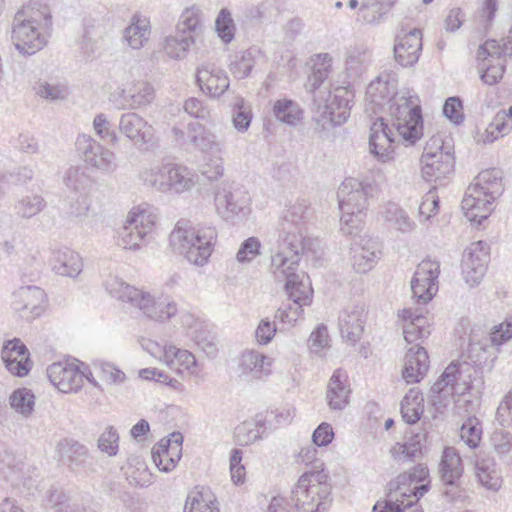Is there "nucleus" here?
Segmentation results:
<instances>
[{"label": "nucleus", "mask_w": 512, "mask_h": 512, "mask_svg": "<svg viewBox=\"0 0 512 512\" xmlns=\"http://www.w3.org/2000/svg\"><path fill=\"white\" fill-rule=\"evenodd\" d=\"M305 244L300 238L292 237L278 239L277 251L271 255L270 272L275 281L285 282L288 302L276 312L275 319L289 326L302 316L303 307L312 302L313 290L309 276L297 273Z\"/></svg>", "instance_id": "nucleus-2"}, {"label": "nucleus", "mask_w": 512, "mask_h": 512, "mask_svg": "<svg viewBox=\"0 0 512 512\" xmlns=\"http://www.w3.org/2000/svg\"><path fill=\"white\" fill-rule=\"evenodd\" d=\"M171 355L173 358L169 361L168 364L171 367L177 366L176 370L178 373L188 371L189 373L193 374L195 372L197 362L195 356L191 352L170 346L166 350V357L168 358Z\"/></svg>", "instance_id": "nucleus-52"}, {"label": "nucleus", "mask_w": 512, "mask_h": 512, "mask_svg": "<svg viewBox=\"0 0 512 512\" xmlns=\"http://www.w3.org/2000/svg\"><path fill=\"white\" fill-rule=\"evenodd\" d=\"M156 218L150 207H134L119 231L118 245L130 250L140 248L148 241Z\"/></svg>", "instance_id": "nucleus-9"}, {"label": "nucleus", "mask_w": 512, "mask_h": 512, "mask_svg": "<svg viewBox=\"0 0 512 512\" xmlns=\"http://www.w3.org/2000/svg\"><path fill=\"white\" fill-rule=\"evenodd\" d=\"M351 389L348 384V376L342 369H337L332 374L326 393V399L331 409L342 410L349 403Z\"/></svg>", "instance_id": "nucleus-35"}, {"label": "nucleus", "mask_w": 512, "mask_h": 512, "mask_svg": "<svg viewBox=\"0 0 512 512\" xmlns=\"http://www.w3.org/2000/svg\"><path fill=\"white\" fill-rule=\"evenodd\" d=\"M215 498L209 490L191 492L186 500L184 512H219Z\"/></svg>", "instance_id": "nucleus-47"}, {"label": "nucleus", "mask_w": 512, "mask_h": 512, "mask_svg": "<svg viewBox=\"0 0 512 512\" xmlns=\"http://www.w3.org/2000/svg\"><path fill=\"white\" fill-rule=\"evenodd\" d=\"M264 428L261 421L244 422L236 428V438L240 445H249L262 438Z\"/></svg>", "instance_id": "nucleus-59"}, {"label": "nucleus", "mask_w": 512, "mask_h": 512, "mask_svg": "<svg viewBox=\"0 0 512 512\" xmlns=\"http://www.w3.org/2000/svg\"><path fill=\"white\" fill-rule=\"evenodd\" d=\"M188 142L205 153H220L223 148V144L215 134L205 130L199 122L194 121L188 123Z\"/></svg>", "instance_id": "nucleus-39"}, {"label": "nucleus", "mask_w": 512, "mask_h": 512, "mask_svg": "<svg viewBox=\"0 0 512 512\" xmlns=\"http://www.w3.org/2000/svg\"><path fill=\"white\" fill-rule=\"evenodd\" d=\"M52 269L58 275L75 278L82 272V258L69 248L59 249L53 254Z\"/></svg>", "instance_id": "nucleus-37"}, {"label": "nucleus", "mask_w": 512, "mask_h": 512, "mask_svg": "<svg viewBox=\"0 0 512 512\" xmlns=\"http://www.w3.org/2000/svg\"><path fill=\"white\" fill-rule=\"evenodd\" d=\"M410 90L397 91L395 74L383 73L372 81L366 90V96L371 103L378 107L388 106V111L395 98L403 94H411Z\"/></svg>", "instance_id": "nucleus-17"}, {"label": "nucleus", "mask_w": 512, "mask_h": 512, "mask_svg": "<svg viewBox=\"0 0 512 512\" xmlns=\"http://www.w3.org/2000/svg\"><path fill=\"white\" fill-rule=\"evenodd\" d=\"M249 202L247 190L235 182L222 183L215 194L217 213L224 220L235 218L248 206Z\"/></svg>", "instance_id": "nucleus-12"}, {"label": "nucleus", "mask_w": 512, "mask_h": 512, "mask_svg": "<svg viewBox=\"0 0 512 512\" xmlns=\"http://www.w3.org/2000/svg\"><path fill=\"white\" fill-rule=\"evenodd\" d=\"M382 244L378 238L362 237L359 242L352 244V260L358 273L370 271L381 255Z\"/></svg>", "instance_id": "nucleus-27"}, {"label": "nucleus", "mask_w": 512, "mask_h": 512, "mask_svg": "<svg viewBox=\"0 0 512 512\" xmlns=\"http://www.w3.org/2000/svg\"><path fill=\"white\" fill-rule=\"evenodd\" d=\"M215 25L218 36L223 42L230 43L234 39L235 24L229 10L225 8L220 10Z\"/></svg>", "instance_id": "nucleus-63"}, {"label": "nucleus", "mask_w": 512, "mask_h": 512, "mask_svg": "<svg viewBox=\"0 0 512 512\" xmlns=\"http://www.w3.org/2000/svg\"><path fill=\"white\" fill-rule=\"evenodd\" d=\"M422 50V32L413 29L402 37H397L394 45L395 60L403 67L413 66L419 60Z\"/></svg>", "instance_id": "nucleus-31"}, {"label": "nucleus", "mask_w": 512, "mask_h": 512, "mask_svg": "<svg viewBox=\"0 0 512 512\" xmlns=\"http://www.w3.org/2000/svg\"><path fill=\"white\" fill-rule=\"evenodd\" d=\"M412 484L414 482L408 472L398 475L395 480L388 484L390 499L384 505L375 504L373 512H404V508L412 506L413 501L408 500L405 503L404 500L400 501L399 497L405 498L408 495V490L412 488Z\"/></svg>", "instance_id": "nucleus-25"}, {"label": "nucleus", "mask_w": 512, "mask_h": 512, "mask_svg": "<svg viewBox=\"0 0 512 512\" xmlns=\"http://www.w3.org/2000/svg\"><path fill=\"white\" fill-rule=\"evenodd\" d=\"M21 475L22 464L16 463L14 455L6 450L0 452V476L11 482L13 486L20 484L25 486L26 482L22 481Z\"/></svg>", "instance_id": "nucleus-48"}, {"label": "nucleus", "mask_w": 512, "mask_h": 512, "mask_svg": "<svg viewBox=\"0 0 512 512\" xmlns=\"http://www.w3.org/2000/svg\"><path fill=\"white\" fill-rule=\"evenodd\" d=\"M105 287L112 297L123 302H128L132 306L141 292L140 289L130 286L118 277H111L108 279Z\"/></svg>", "instance_id": "nucleus-50"}, {"label": "nucleus", "mask_w": 512, "mask_h": 512, "mask_svg": "<svg viewBox=\"0 0 512 512\" xmlns=\"http://www.w3.org/2000/svg\"><path fill=\"white\" fill-rule=\"evenodd\" d=\"M495 200L483 196V193L474 188L468 187L461 202V207L470 222L481 225L493 211L492 205Z\"/></svg>", "instance_id": "nucleus-32"}, {"label": "nucleus", "mask_w": 512, "mask_h": 512, "mask_svg": "<svg viewBox=\"0 0 512 512\" xmlns=\"http://www.w3.org/2000/svg\"><path fill=\"white\" fill-rule=\"evenodd\" d=\"M76 148L86 164L103 173H111L117 167L114 153L89 135H79Z\"/></svg>", "instance_id": "nucleus-14"}, {"label": "nucleus", "mask_w": 512, "mask_h": 512, "mask_svg": "<svg viewBox=\"0 0 512 512\" xmlns=\"http://www.w3.org/2000/svg\"><path fill=\"white\" fill-rule=\"evenodd\" d=\"M426 433L421 431L412 433L404 443H396L390 450L393 458L398 461H407L417 458L422 453Z\"/></svg>", "instance_id": "nucleus-44"}, {"label": "nucleus", "mask_w": 512, "mask_h": 512, "mask_svg": "<svg viewBox=\"0 0 512 512\" xmlns=\"http://www.w3.org/2000/svg\"><path fill=\"white\" fill-rule=\"evenodd\" d=\"M46 206V201L40 195L23 197L16 205L17 213L23 218H31L41 212Z\"/></svg>", "instance_id": "nucleus-61"}, {"label": "nucleus", "mask_w": 512, "mask_h": 512, "mask_svg": "<svg viewBox=\"0 0 512 512\" xmlns=\"http://www.w3.org/2000/svg\"><path fill=\"white\" fill-rule=\"evenodd\" d=\"M512 338V321H505L479 341L471 340L465 359L452 361L439 379L432 385L429 398L437 410L447 407L453 396L464 394L479 380L482 383L483 368H492L496 359L494 345H502Z\"/></svg>", "instance_id": "nucleus-1"}, {"label": "nucleus", "mask_w": 512, "mask_h": 512, "mask_svg": "<svg viewBox=\"0 0 512 512\" xmlns=\"http://www.w3.org/2000/svg\"><path fill=\"white\" fill-rule=\"evenodd\" d=\"M488 262L489 246L486 242H473L464 250L461 268L464 280L469 286L474 287L482 281Z\"/></svg>", "instance_id": "nucleus-13"}, {"label": "nucleus", "mask_w": 512, "mask_h": 512, "mask_svg": "<svg viewBox=\"0 0 512 512\" xmlns=\"http://www.w3.org/2000/svg\"><path fill=\"white\" fill-rule=\"evenodd\" d=\"M422 174L427 181L438 182L454 172V157L449 152L424 148L421 156Z\"/></svg>", "instance_id": "nucleus-18"}, {"label": "nucleus", "mask_w": 512, "mask_h": 512, "mask_svg": "<svg viewBox=\"0 0 512 512\" xmlns=\"http://www.w3.org/2000/svg\"><path fill=\"white\" fill-rule=\"evenodd\" d=\"M44 290L36 286H23L13 293L12 307L22 313L26 319H34L41 315L44 308Z\"/></svg>", "instance_id": "nucleus-23"}, {"label": "nucleus", "mask_w": 512, "mask_h": 512, "mask_svg": "<svg viewBox=\"0 0 512 512\" xmlns=\"http://www.w3.org/2000/svg\"><path fill=\"white\" fill-rule=\"evenodd\" d=\"M64 184L74 192H84L90 184V178L81 167H70L64 176Z\"/></svg>", "instance_id": "nucleus-60"}, {"label": "nucleus", "mask_w": 512, "mask_h": 512, "mask_svg": "<svg viewBox=\"0 0 512 512\" xmlns=\"http://www.w3.org/2000/svg\"><path fill=\"white\" fill-rule=\"evenodd\" d=\"M1 358L8 371L15 376H26L31 370L29 351L18 338L5 342L1 351Z\"/></svg>", "instance_id": "nucleus-24"}, {"label": "nucleus", "mask_w": 512, "mask_h": 512, "mask_svg": "<svg viewBox=\"0 0 512 512\" xmlns=\"http://www.w3.org/2000/svg\"><path fill=\"white\" fill-rule=\"evenodd\" d=\"M196 82L201 91L212 98H218L229 88L227 73L214 64H202L197 68Z\"/></svg>", "instance_id": "nucleus-22"}, {"label": "nucleus", "mask_w": 512, "mask_h": 512, "mask_svg": "<svg viewBox=\"0 0 512 512\" xmlns=\"http://www.w3.org/2000/svg\"><path fill=\"white\" fill-rule=\"evenodd\" d=\"M152 459L157 468L162 472L172 471L180 460L172 454L169 449V441L161 440L157 446L152 449Z\"/></svg>", "instance_id": "nucleus-53"}, {"label": "nucleus", "mask_w": 512, "mask_h": 512, "mask_svg": "<svg viewBox=\"0 0 512 512\" xmlns=\"http://www.w3.org/2000/svg\"><path fill=\"white\" fill-rule=\"evenodd\" d=\"M119 130L136 144H149L153 141V127L135 112H127L121 115Z\"/></svg>", "instance_id": "nucleus-33"}, {"label": "nucleus", "mask_w": 512, "mask_h": 512, "mask_svg": "<svg viewBox=\"0 0 512 512\" xmlns=\"http://www.w3.org/2000/svg\"><path fill=\"white\" fill-rule=\"evenodd\" d=\"M258 51L254 48L240 51L232 56L229 70L237 79H245L248 77L256 63V54Z\"/></svg>", "instance_id": "nucleus-46"}, {"label": "nucleus", "mask_w": 512, "mask_h": 512, "mask_svg": "<svg viewBox=\"0 0 512 512\" xmlns=\"http://www.w3.org/2000/svg\"><path fill=\"white\" fill-rule=\"evenodd\" d=\"M243 375L261 378L270 374L271 359L255 350L244 351L239 364Z\"/></svg>", "instance_id": "nucleus-41"}, {"label": "nucleus", "mask_w": 512, "mask_h": 512, "mask_svg": "<svg viewBox=\"0 0 512 512\" xmlns=\"http://www.w3.org/2000/svg\"><path fill=\"white\" fill-rule=\"evenodd\" d=\"M331 495L328 475L323 463L316 462L311 471L303 473L291 492V500L298 512H326Z\"/></svg>", "instance_id": "nucleus-5"}, {"label": "nucleus", "mask_w": 512, "mask_h": 512, "mask_svg": "<svg viewBox=\"0 0 512 512\" xmlns=\"http://www.w3.org/2000/svg\"><path fill=\"white\" fill-rule=\"evenodd\" d=\"M370 60L368 51L363 48H353L348 52L346 69L350 76L360 75Z\"/></svg>", "instance_id": "nucleus-62"}, {"label": "nucleus", "mask_w": 512, "mask_h": 512, "mask_svg": "<svg viewBox=\"0 0 512 512\" xmlns=\"http://www.w3.org/2000/svg\"><path fill=\"white\" fill-rule=\"evenodd\" d=\"M403 320V335L407 343L423 340L431 334L428 319L418 309L404 308L398 313Z\"/></svg>", "instance_id": "nucleus-34"}, {"label": "nucleus", "mask_w": 512, "mask_h": 512, "mask_svg": "<svg viewBox=\"0 0 512 512\" xmlns=\"http://www.w3.org/2000/svg\"><path fill=\"white\" fill-rule=\"evenodd\" d=\"M500 44L495 39H488L481 44L476 53L480 78L487 85L498 83L505 72L507 57L512 56V26L509 35Z\"/></svg>", "instance_id": "nucleus-7"}, {"label": "nucleus", "mask_w": 512, "mask_h": 512, "mask_svg": "<svg viewBox=\"0 0 512 512\" xmlns=\"http://www.w3.org/2000/svg\"><path fill=\"white\" fill-rule=\"evenodd\" d=\"M133 307L138 308L146 317L155 321L169 320L177 313V304L169 296L155 298L143 290L138 295Z\"/></svg>", "instance_id": "nucleus-20"}, {"label": "nucleus", "mask_w": 512, "mask_h": 512, "mask_svg": "<svg viewBox=\"0 0 512 512\" xmlns=\"http://www.w3.org/2000/svg\"><path fill=\"white\" fill-rule=\"evenodd\" d=\"M385 218L393 227L403 233L411 232L416 226L408 214L396 205L387 208Z\"/></svg>", "instance_id": "nucleus-57"}, {"label": "nucleus", "mask_w": 512, "mask_h": 512, "mask_svg": "<svg viewBox=\"0 0 512 512\" xmlns=\"http://www.w3.org/2000/svg\"><path fill=\"white\" fill-rule=\"evenodd\" d=\"M438 473L444 486L442 494L451 502L462 500L464 488L461 478L464 474V466L462 458L454 447L443 449Z\"/></svg>", "instance_id": "nucleus-10"}, {"label": "nucleus", "mask_w": 512, "mask_h": 512, "mask_svg": "<svg viewBox=\"0 0 512 512\" xmlns=\"http://www.w3.org/2000/svg\"><path fill=\"white\" fill-rule=\"evenodd\" d=\"M193 42V36L176 33L165 39L164 51L170 58L181 59L185 57Z\"/></svg>", "instance_id": "nucleus-55"}, {"label": "nucleus", "mask_w": 512, "mask_h": 512, "mask_svg": "<svg viewBox=\"0 0 512 512\" xmlns=\"http://www.w3.org/2000/svg\"><path fill=\"white\" fill-rule=\"evenodd\" d=\"M47 377L63 393L77 392L83 385L84 373L75 365L55 362L48 366Z\"/></svg>", "instance_id": "nucleus-21"}, {"label": "nucleus", "mask_w": 512, "mask_h": 512, "mask_svg": "<svg viewBox=\"0 0 512 512\" xmlns=\"http://www.w3.org/2000/svg\"><path fill=\"white\" fill-rule=\"evenodd\" d=\"M58 461L71 471H77L86 466L89 458L88 448L73 438L61 439L55 449Z\"/></svg>", "instance_id": "nucleus-29"}, {"label": "nucleus", "mask_w": 512, "mask_h": 512, "mask_svg": "<svg viewBox=\"0 0 512 512\" xmlns=\"http://www.w3.org/2000/svg\"><path fill=\"white\" fill-rule=\"evenodd\" d=\"M388 113L392 127L406 144L414 145L423 136L422 109L416 94L396 97Z\"/></svg>", "instance_id": "nucleus-6"}, {"label": "nucleus", "mask_w": 512, "mask_h": 512, "mask_svg": "<svg viewBox=\"0 0 512 512\" xmlns=\"http://www.w3.org/2000/svg\"><path fill=\"white\" fill-rule=\"evenodd\" d=\"M273 112L279 121L288 125H296L302 118V111L298 104L288 99L276 101Z\"/></svg>", "instance_id": "nucleus-51"}, {"label": "nucleus", "mask_w": 512, "mask_h": 512, "mask_svg": "<svg viewBox=\"0 0 512 512\" xmlns=\"http://www.w3.org/2000/svg\"><path fill=\"white\" fill-rule=\"evenodd\" d=\"M150 33L149 19L136 13L132 16L129 26L124 30V39L132 49H140L148 41Z\"/></svg>", "instance_id": "nucleus-43"}, {"label": "nucleus", "mask_w": 512, "mask_h": 512, "mask_svg": "<svg viewBox=\"0 0 512 512\" xmlns=\"http://www.w3.org/2000/svg\"><path fill=\"white\" fill-rule=\"evenodd\" d=\"M35 396L30 389L19 388L10 396V405L18 413L27 417L34 410Z\"/></svg>", "instance_id": "nucleus-56"}, {"label": "nucleus", "mask_w": 512, "mask_h": 512, "mask_svg": "<svg viewBox=\"0 0 512 512\" xmlns=\"http://www.w3.org/2000/svg\"><path fill=\"white\" fill-rule=\"evenodd\" d=\"M119 434L115 427L107 426L100 434L97 447L98 449L109 457H114L119 451Z\"/></svg>", "instance_id": "nucleus-58"}, {"label": "nucleus", "mask_w": 512, "mask_h": 512, "mask_svg": "<svg viewBox=\"0 0 512 512\" xmlns=\"http://www.w3.org/2000/svg\"><path fill=\"white\" fill-rule=\"evenodd\" d=\"M429 366L430 361L426 349L416 344L406 352L402 377L407 384L418 383L426 376Z\"/></svg>", "instance_id": "nucleus-30"}, {"label": "nucleus", "mask_w": 512, "mask_h": 512, "mask_svg": "<svg viewBox=\"0 0 512 512\" xmlns=\"http://www.w3.org/2000/svg\"><path fill=\"white\" fill-rule=\"evenodd\" d=\"M502 178L503 173L499 169L483 170L477 175L474 184L469 188L478 190L483 193V196L490 197V199H497L504 191Z\"/></svg>", "instance_id": "nucleus-40"}, {"label": "nucleus", "mask_w": 512, "mask_h": 512, "mask_svg": "<svg viewBox=\"0 0 512 512\" xmlns=\"http://www.w3.org/2000/svg\"><path fill=\"white\" fill-rule=\"evenodd\" d=\"M121 97L131 109H139L150 104L155 92L153 86L143 80L134 81L127 84L121 92Z\"/></svg>", "instance_id": "nucleus-38"}, {"label": "nucleus", "mask_w": 512, "mask_h": 512, "mask_svg": "<svg viewBox=\"0 0 512 512\" xmlns=\"http://www.w3.org/2000/svg\"><path fill=\"white\" fill-rule=\"evenodd\" d=\"M309 215V204L306 200H298L289 206L279 224V237L292 239L300 238L304 242L302 225Z\"/></svg>", "instance_id": "nucleus-28"}, {"label": "nucleus", "mask_w": 512, "mask_h": 512, "mask_svg": "<svg viewBox=\"0 0 512 512\" xmlns=\"http://www.w3.org/2000/svg\"><path fill=\"white\" fill-rule=\"evenodd\" d=\"M474 474L477 482L487 490L498 491L501 488L502 478L492 459L477 458L474 464Z\"/></svg>", "instance_id": "nucleus-42"}, {"label": "nucleus", "mask_w": 512, "mask_h": 512, "mask_svg": "<svg viewBox=\"0 0 512 512\" xmlns=\"http://www.w3.org/2000/svg\"><path fill=\"white\" fill-rule=\"evenodd\" d=\"M375 185L355 178H346L337 191L339 208L344 214H362L368 198L376 192Z\"/></svg>", "instance_id": "nucleus-11"}, {"label": "nucleus", "mask_w": 512, "mask_h": 512, "mask_svg": "<svg viewBox=\"0 0 512 512\" xmlns=\"http://www.w3.org/2000/svg\"><path fill=\"white\" fill-rule=\"evenodd\" d=\"M105 287L112 297L123 302H128L132 306L141 292L140 289L130 286L118 277H111L108 279Z\"/></svg>", "instance_id": "nucleus-49"}, {"label": "nucleus", "mask_w": 512, "mask_h": 512, "mask_svg": "<svg viewBox=\"0 0 512 512\" xmlns=\"http://www.w3.org/2000/svg\"><path fill=\"white\" fill-rule=\"evenodd\" d=\"M440 273L438 261L423 260L418 266L411 280L413 297L419 303L429 302L438 290L437 279Z\"/></svg>", "instance_id": "nucleus-15"}, {"label": "nucleus", "mask_w": 512, "mask_h": 512, "mask_svg": "<svg viewBox=\"0 0 512 512\" xmlns=\"http://www.w3.org/2000/svg\"><path fill=\"white\" fill-rule=\"evenodd\" d=\"M366 320L363 304H350L339 314L338 326L343 339L355 345L362 337Z\"/></svg>", "instance_id": "nucleus-19"}, {"label": "nucleus", "mask_w": 512, "mask_h": 512, "mask_svg": "<svg viewBox=\"0 0 512 512\" xmlns=\"http://www.w3.org/2000/svg\"><path fill=\"white\" fill-rule=\"evenodd\" d=\"M15 21L36 25L38 29L52 30V15L48 5L31 2L20 9L14 16Z\"/></svg>", "instance_id": "nucleus-36"}, {"label": "nucleus", "mask_w": 512, "mask_h": 512, "mask_svg": "<svg viewBox=\"0 0 512 512\" xmlns=\"http://www.w3.org/2000/svg\"><path fill=\"white\" fill-rule=\"evenodd\" d=\"M332 57L328 53L318 54L312 72L305 83V89L313 95L312 120L317 131L330 129L345 123L350 116V102L353 93L346 87L338 86L328 90V96H319L321 88L331 72Z\"/></svg>", "instance_id": "nucleus-3"}, {"label": "nucleus", "mask_w": 512, "mask_h": 512, "mask_svg": "<svg viewBox=\"0 0 512 512\" xmlns=\"http://www.w3.org/2000/svg\"><path fill=\"white\" fill-rule=\"evenodd\" d=\"M393 132L384 122L383 118H378L370 128L369 149L379 161L387 162L393 158L394 149Z\"/></svg>", "instance_id": "nucleus-26"}, {"label": "nucleus", "mask_w": 512, "mask_h": 512, "mask_svg": "<svg viewBox=\"0 0 512 512\" xmlns=\"http://www.w3.org/2000/svg\"><path fill=\"white\" fill-rule=\"evenodd\" d=\"M423 396L416 389H410L401 401V415L402 419L410 425L417 423L423 412Z\"/></svg>", "instance_id": "nucleus-45"}, {"label": "nucleus", "mask_w": 512, "mask_h": 512, "mask_svg": "<svg viewBox=\"0 0 512 512\" xmlns=\"http://www.w3.org/2000/svg\"><path fill=\"white\" fill-rule=\"evenodd\" d=\"M216 237L213 227H193L190 221L182 219L170 233L169 242L172 249L190 263L203 266L211 256Z\"/></svg>", "instance_id": "nucleus-4"}, {"label": "nucleus", "mask_w": 512, "mask_h": 512, "mask_svg": "<svg viewBox=\"0 0 512 512\" xmlns=\"http://www.w3.org/2000/svg\"><path fill=\"white\" fill-rule=\"evenodd\" d=\"M139 178L144 185L162 193H182L194 185L191 172L186 167L173 163L144 169Z\"/></svg>", "instance_id": "nucleus-8"}, {"label": "nucleus", "mask_w": 512, "mask_h": 512, "mask_svg": "<svg viewBox=\"0 0 512 512\" xmlns=\"http://www.w3.org/2000/svg\"><path fill=\"white\" fill-rule=\"evenodd\" d=\"M50 32L38 29L36 25H30L13 20L12 40L15 48L22 55H33L40 51L48 43Z\"/></svg>", "instance_id": "nucleus-16"}, {"label": "nucleus", "mask_w": 512, "mask_h": 512, "mask_svg": "<svg viewBox=\"0 0 512 512\" xmlns=\"http://www.w3.org/2000/svg\"><path fill=\"white\" fill-rule=\"evenodd\" d=\"M252 121V112L249 107L244 105V99L239 98L233 107L232 122L239 132H245L250 127Z\"/></svg>", "instance_id": "nucleus-64"}, {"label": "nucleus", "mask_w": 512, "mask_h": 512, "mask_svg": "<svg viewBox=\"0 0 512 512\" xmlns=\"http://www.w3.org/2000/svg\"><path fill=\"white\" fill-rule=\"evenodd\" d=\"M460 438L471 449H475L479 446L482 438V425L477 417H468L462 423Z\"/></svg>", "instance_id": "nucleus-54"}]
</instances>
